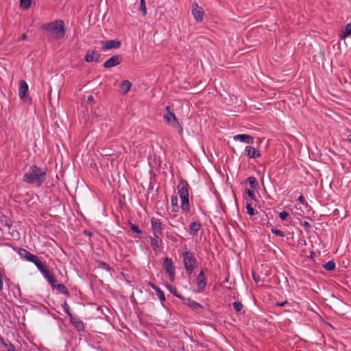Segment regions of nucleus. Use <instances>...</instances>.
Segmentation results:
<instances>
[{
  "instance_id": "16",
  "label": "nucleus",
  "mask_w": 351,
  "mask_h": 351,
  "mask_svg": "<svg viewBox=\"0 0 351 351\" xmlns=\"http://www.w3.org/2000/svg\"><path fill=\"white\" fill-rule=\"evenodd\" d=\"M28 91V86L24 80H21L19 82V96L21 99H23Z\"/></svg>"
},
{
  "instance_id": "13",
  "label": "nucleus",
  "mask_w": 351,
  "mask_h": 351,
  "mask_svg": "<svg viewBox=\"0 0 351 351\" xmlns=\"http://www.w3.org/2000/svg\"><path fill=\"white\" fill-rule=\"evenodd\" d=\"M100 54L97 51L89 50L85 56V61L87 62H98Z\"/></svg>"
},
{
  "instance_id": "3",
  "label": "nucleus",
  "mask_w": 351,
  "mask_h": 351,
  "mask_svg": "<svg viewBox=\"0 0 351 351\" xmlns=\"http://www.w3.org/2000/svg\"><path fill=\"white\" fill-rule=\"evenodd\" d=\"M189 184L183 180H181L178 185V191L182 202L181 208L183 212L189 210Z\"/></svg>"
},
{
  "instance_id": "24",
  "label": "nucleus",
  "mask_w": 351,
  "mask_h": 351,
  "mask_svg": "<svg viewBox=\"0 0 351 351\" xmlns=\"http://www.w3.org/2000/svg\"><path fill=\"white\" fill-rule=\"evenodd\" d=\"M34 264L37 267V268L41 273L43 272V271L47 269V267L42 263L39 258H38V261H36V262H35Z\"/></svg>"
},
{
  "instance_id": "44",
  "label": "nucleus",
  "mask_w": 351,
  "mask_h": 351,
  "mask_svg": "<svg viewBox=\"0 0 351 351\" xmlns=\"http://www.w3.org/2000/svg\"><path fill=\"white\" fill-rule=\"evenodd\" d=\"M27 38V35L26 34H23L21 37L19 38V40H25Z\"/></svg>"
},
{
  "instance_id": "10",
  "label": "nucleus",
  "mask_w": 351,
  "mask_h": 351,
  "mask_svg": "<svg viewBox=\"0 0 351 351\" xmlns=\"http://www.w3.org/2000/svg\"><path fill=\"white\" fill-rule=\"evenodd\" d=\"M233 139L236 141H240L247 144H252L254 143V138L249 134H237L233 136Z\"/></svg>"
},
{
  "instance_id": "46",
  "label": "nucleus",
  "mask_w": 351,
  "mask_h": 351,
  "mask_svg": "<svg viewBox=\"0 0 351 351\" xmlns=\"http://www.w3.org/2000/svg\"><path fill=\"white\" fill-rule=\"evenodd\" d=\"M304 226H306V227H309V226H310V224H309L308 222L305 221V222L304 223Z\"/></svg>"
},
{
  "instance_id": "34",
  "label": "nucleus",
  "mask_w": 351,
  "mask_h": 351,
  "mask_svg": "<svg viewBox=\"0 0 351 351\" xmlns=\"http://www.w3.org/2000/svg\"><path fill=\"white\" fill-rule=\"evenodd\" d=\"M271 232H272V233L275 234L277 236H279V237H285V233L282 231H281L280 230H278L276 228H272L271 229Z\"/></svg>"
},
{
  "instance_id": "40",
  "label": "nucleus",
  "mask_w": 351,
  "mask_h": 351,
  "mask_svg": "<svg viewBox=\"0 0 351 351\" xmlns=\"http://www.w3.org/2000/svg\"><path fill=\"white\" fill-rule=\"evenodd\" d=\"M247 193L248 195V196L252 199H255V194L254 193V191L250 190V189H247Z\"/></svg>"
},
{
  "instance_id": "18",
  "label": "nucleus",
  "mask_w": 351,
  "mask_h": 351,
  "mask_svg": "<svg viewBox=\"0 0 351 351\" xmlns=\"http://www.w3.org/2000/svg\"><path fill=\"white\" fill-rule=\"evenodd\" d=\"M132 86L129 80H124L120 85V90L123 95H125L130 89Z\"/></svg>"
},
{
  "instance_id": "20",
  "label": "nucleus",
  "mask_w": 351,
  "mask_h": 351,
  "mask_svg": "<svg viewBox=\"0 0 351 351\" xmlns=\"http://www.w3.org/2000/svg\"><path fill=\"white\" fill-rule=\"evenodd\" d=\"M351 34V24L348 23L345 27V29L342 32V34L341 35V38H346L348 36Z\"/></svg>"
},
{
  "instance_id": "28",
  "label": "nucleus",
  "mask_w": 351,
  "mask_h": 351,
  "mask_svg": "<svg viewBox=\"0 0 351 351\" xmlns=\"http://www.w3.org/2000/svg\"><path fill=\"white\" fill-rule=\"evenodd\" d=\"M171 204L172 206L174 207L173 208V210L174 211H177L178 209V198L176 196H172L171 197Z\"/></svg>"
},
{
  "instance_id": "22",
  "label": "nucleus",
  "mask_w": 351,
  "mask_h": 351,
  "mask_svg": "<svg viewBox=\"0 0 351 351\" xmlns=\"http://www.w3.org/2000/svg\"><path fill=\"white\" fill-rule=\"evenodd\" d=\"M247 182H248V184L250 186V187L252 189L257 188V186L258 185L256 178L254 177H252V176L250 177L247 179Z\"/></svg>"
},
{
  "instance_id": "8",
  "label": "nucleus",
  "mask_w": 351,
  "mask_h": 351,
  "mask_svg": "<svg viewBox=\"0 0 351 351\" xmlns=\"http://www.w3.org/2000/svg\"><path fill=\"white\" fill-rule=\"evenodd\" d=\"M163 268L166 272L169 274L171 280H173L175 276V268L173 266V261L171 258L166 257L163 263Z\"/></svg>"
},
{
  "instance_id": "39",
  "label": "nucleus",
  "mask_w": 351,
  "mask_h": 351,
  "mask_svg": "<svg viewBox=\"0 0 351 351\" xmlns=\"http://www.w3.org/2000/svg\"><path fill=\"white\" fill-rule=\"evenodd\" d=\"M169 289L175 296L178 298H181L180 295L177 293L176 289L175 287L169 286Z\"/></svg>"
},
{
  "instance_id": "23",
  "label": "nucleus",
  "mask_w": 351,
  "mask_h": 351,
  "mask_svg": "<svg viewBox=\"0 0 351 351\" xmlns=\"http://www.w3.org/2000/svg\"><path fill=\"white\" fill-rule=\"evenodd\" d=\"M200 227H201V224L199 222H196V221L195 222H193L190 225V230L191 231L197 232L200 229Z\"/></svg>"
},
{
  "instance_id": "26",
  "label": "nucleus",
  "mask_w": 351,
  "mask_h": 351,
  "mask_svg": "<svg viewBox=\"0 0 351 351\" xmlns=\"http://www.w3.org/2000/svg\"><path fill=\"white\" fill-rule=\"evenodd\" d=\"M324 267L327 271H332L335 268V263L333 261H328L324 265Z\"/></svg>"
},
{
  "instance_id": "47",
  "label": "nucleus",
  "mask_w": 351,
  "mask_h": 351,
  "mask_svg": "<svg viewBox=\"0 0 351 351\" xmlns=\"http://www.w3.org/2000/svg\"><path fill=\"white\" fill-rule=\"evenodd\" d=\"M285 303H286V302H282V303H280L278 305L280 306H284Z\"/></svg>"
},
{
  "instance_id": "43",
  "label": "nucleus",
  "mask_w": 351,
  "mask_h": 351,
  "mask_svg": "<svg viewBox=\"0 0 351 351\" xmlns=\"http://www.w3.org/2000/svg\"><path fill=\"white\" fill-rule=\"evenodd\" d=\"M298 200L302 203V204H304L305 202V199H304V197L303 195H300L299 197H298Z\"/></svg>"
},
{
  "instance_id": "38",
  "label": "nucleus",
  "mask_w": 351,
  "mask_h": 351,
  "mask_svg": "<svg viewBox=\"0 0 351 351\" xmlns=\"http://www.w3.org/2000/svg\"><path fill=\"white\" fill-rule=\"evenodd\" d=\"M189 305L193 308H198L202 307L199 303L195 301H190Z\"/></svg>"
},
{
  "instance_id": "37",
  "label": "nucleus",
  "mask_w": 351,
  "mask_h": 351,
  "mask_svg": "<svg viewBox=\"0 0 351 351\" xmlns=\"http://www.w3.org/2000/svg\"><path fill=\"white\" fill-rule=\"evenodd\" d=\"M289 216V214L287 211H282L279 213V217L281 220H286L287 217Z\"/></svg>"
},
{
  "instance_id": "25",
  "label": "nucleus",
  "mask_w": 351,
  "mask_h": 351,
  "mask_svg": "<svg viewBox=\"0 0 351 351\" xmlns=\"http://www.w3.org/2000/svg\"><path fill=\"white\" fill-rule=\"evenodd\" d=\"M75 327L80 331H82L84 329V324L80 320H77L73 322Z\"/></svg>"
},
{
  "instance_id": "41",
  "label": "nucleus",
  "mask_w": 351,
  "mask_h": 351,
  "mask_svg": "<svg viewBox=\"0 0 351 351\" xmlns=\"http://www.w3.org/2000/svg\"><path fill=\"white\" fill-rule=\"evenodd\" d=\"M64 311L65 313L69 315V316H71V314L70 313V310H69V306L66 304V303H64Z\"/></svg>"
},
{
  "instance_id": "33",
  "label": "nucleus",
  "mask_w": 351,
  "mask_h": 351,
  "mask_svg": "<svg viewBox=\"0 0 351 351\" xmlns=\"http://www.w3.org/2000/svg\"><path fill=\"white\" fill-rule=\"evenodd\" d=\"M150 241H151V244L152 245H153V247L154 248H156L158 247V238L156 237V236L154 235V237H150Z\"/></svg>"
},
{
  "instance_id": "1",
  "label": "nucleus",
  "mask_w": 351,
  "mask_h": 351,
  "mask_svg": "<svg viewBox=\"0 0 351 351\" xmlns=\"http://www.w3.org/2000/svg\"><path fill=\"white\" fill-rule=\"evenodd\" d=\"M41 29L48 33L49 36L56 40L62 38L66 33L64 23L62 20H55L42 25Z\"/></svg>"
},
{
  "instance_id": "32",
  "label": "nucleus",
  "mask_w": 351,
  "mask_h": 351,
  "mask_svg": "<svg viewBox=\"0 0 351 351\" xmlns=\"http://www.w3.org/2000/svg\"><path fill=\"white\" fill-rule=\"evenodd\" d=\"M48 282L50 284L52 288H54L58 284L57 280L54 276H52L47 280Z\"/></svg>"
},
{
  "instance_id": "11",
  "label": "nucleus",
  "mask_w": 351,
  "mask_h": 351,
  "mask_svg": "<svg viewBox=\"0 0 351 351\" xmlns=\"http://www.w3.org/2000/svg\"><path fill=\"white\" fill-rule=\"evenodd\" d=\"M151 225L154 231V234L156 238H158L159 235L162 233L161 223L158 219L152 218L151 220Z\"/></svg>"
},
{
  "instance_id": "31",
  "label": "nucleus",
  "mask_w": 351,
  "mask_h": 351,
  "mask_svg": "<svg viewBox=\"0 0 351 351\" xmlns=\"http://www.w3.org/2000/svg\"><path fill=\"white\" fill-rule=\"evenodd\" d=\"M247 213L249 215L253 216L255 214L254 209L250 204H247L246 206Z\"/></svg>"
},
{
  "instance_id": "21",
  "label": "nucleus",
  "mask_w": 351,
  "mask_h": 351,
  "mask_svg": "<svg viewBox=\"0 0 351 351\" xmlns=\"http://www.w3.org/2000/svg\"><path fill=\"white\" fill-rule=\"evenodd\" d=\"M53 289H56L63 294L69 295V291L66 287L62 284H58Z\"/></svg>"
},
{
  "instance_id": "2",
  "label": "nucleus",
  "mask_w": 351,
  "mask_h": 351,
  "mask_svg": "<svg viewBox=\"0 0 351 351\" xmlns=\"http://www.w3.org/2000/svg\"><path fill=\"white\" fill-rule=\"evenodd\" d=\"M45 171L36 166H33L25 173L23 180L27 184L40 186L45 180Z\"/></svg>"
},
{
  "instance_id": "36",
  "label": "nucleus",
  "mask_w": 351,
  "mask_h": 351,
  "mask_svg": "<svg viewBox=\"0 0 351 351\" xmlns=\"http://www.w3.org/2000/svg\"><path fill=\"white\" fill-rule=\"evenodd\" d=\"M130 228L131 230L134 232H136L137 234H141V230L138 228V227L132 223H130Z\"/></svg>"
},
{
  "instance_id": "29",
  "label": "nucleus",
  "mask_w": 351,
  "mask_h": 351,
  "mask_svg": "<svg viewBox=\"0 0 351 351\" xmlns=\"http://www.w3.org/2000/svg\"><path fill=\"white\" fill-rule=\"evenodd\" d=\"M139 10L143 12V15L146 14L147 11H146V5H145V0H141Z\"/></svg>"
},
{
  "instance_id": "35",
  "label": "nucleus",
  "mask_w": 351,
  "mask_h": 351,
  "mask_svg": "<svg viewBox=\"0 0 351 351\" xmlns=\"http://www.w3.org/2000/svg\"><path fill=\"white\" fill-rule=\"evenodd\" d=\"M42 274L44 275L45 278L48 280L51 278L53 274L50 272V271L47 268L45 270L43 271Z\"/></svg>"
},
{
  "instance_id": "42",
  "label": "nucleus",
  "mask_w": 351,
  "mask_h": 351,
  "mask_svg": "<svg viewBox=\"0 0 351 351\" xmlns=\"http://www.w3.org/2000/svg\"><path fill=\"white\" fill-rule=\"evenodd\" d=\"M87 100L89 103L92 104L94 102V97L93 95H89L87 98Z\"/></svg>"
},
{
  "instance_id": "14",
  "label": "nucleus",
  "mask_w": 351,
  "mask_h": 351,
  "mask_svg": "<svg viewBox=\"0 0 351 351\" xmlns=\"http://www.w3.org/2000/svg\"><path fill=\"white\" fill-rule=\"evenodd\" d=\"M120 62L119 56H113L104 62V66L107 69L111 68L119 64Z\"/></svg>"
},
{
  "instance_id": "7",
  "label": "nucleus",
  "mask_w": 351,
  "mask_h": 351,
  "mask_svg": "<svg viewBox=\"0 0 351 351\" xmlns=\"http://www.w3.org/2000/svg\"><path fill=\"white\" fill-rule=\"evenodd\" d=\"M100 44L104 51H107L112 49H117L121 46V42L116 40H101L100 41Z\"/></svg>"
},
{
  "instance_id": "45",
  "label": "nucleus",
  "mask_w": 351,
  "mask_h": 351,
  "mask_svg": "<svg viewBox=\"0 0 351 351\" xmlns=\"http://www.w3.org/2000/svg\"><path fill=\"white\" fill-rule=\"evenodd\" d=\"M346 140L351 143V134L347 136Z\"/></svg>"
},
{
  "instance_id": "12",
  "label": "nucleus",
  "mask_w": 351,
  "mask_h": 351,
  "mask_svg": "<svg viewBox=\"0 0 351 351\" xmlns=\"http://www.w3.org/2000/svg\"><path fill=\"white\" fill-rule=\"evenodd\" d=\"M197 287L199 291H204L206 285L204 272L201 271L197 276Z\"/></svg>"
},
{
  "instance_id": "48",
  "label": "nucleus",
  "mask_w": 351,
  "mask_h": 351,
  "mask_svg": "<svg viewBox=\"0 0 351 351\" xmlns=\"http://www.w3.org/2000/svg\"><path fill=\"white\" fill-rule=\"evenodd\" d=\"M253 278H254V280L256 282L257 281V278H255V276H253Z\"/></svg>"
},
{
  "instance_id": "4",
  "label": "nucleus",
  "mask_w": 351,
  "mask_h": 351,
  "mask_svg": "<svg viewBox=\"0 0 351 351\" xmlns=\"http://www.w3.org/2000/svg\"><path fill=\"white\" fill-rule=\"evenodd\" d=\"M183 264L187 274L191 275L195 267L197 260L194 254L186 248L182 252Z\"/></svg>"
},
{
  "instance_id": "15",
  "label": "nucleus",
  "mask_w": 351,
  "mask_h": 351,
  "mask_svg": "<svg viewBox=\"0 0 351 351\" xmlns=\"http://www.w3.org/2000/svg\"><path fill=\"white\" fill-rule=\"evenodd\" d=\"M245 154L250 158H256L261 156L260 152L254 147L250 145L245 147Z\"/></svg>"
},
{
  "instance_id": "27",
  "label": "nucleus",
  "mask_w": 351,
  "mask_h": 351,
  "mask_svg": "<svg viewBox=\"0 0 351 351\" xmlns=\"http://www.w3.org/2000/svg\"><path fill=\"white\" fill-rule=\"evenodd\" d=\"M20 5L24 9H28L31 5V0H21Z\"/></svg>"
},
{
  "instance_id": "30",
  "label": "nucleus",
  "mask_w": 351,
  "mask_h": 351,
  "mask_svg": "<svg viewBox=\"0 0 351 351\" xmlns=\"http://www.w3.org/2000/svg\"><path fill=\"white\" fill-rule=\"evenodd\" d=\"M233 307L236 311L239 312L243 308V304L240 302H233Z\"/></svg>"
},
{
  "instance_id": "6",
  "label": "nucleus",
  "mask_w": 351,
  "mask_h": 351,
  "mask_svg": "<svg viewBox=\"0 0 351 351\" xmlns=\"http://www.w3.org/2000/svg\"><path fill=\"white\" fill-rule=\"evenodd\" d=\"M192 14L196 21L202 22L203 21L204 12L195 2L193 3Z\"/></svg>"
},
{
  "instance_id": "5",
  "label": "nucleus",
  "mask_w": 351,
  "mask_h": 351,
  "mask_svg": "<svg viewBox=\"0 0 351 351\" xmlns=\"http://www.w3.org/2000/svg\"><path fill=\"white\" fill-rule=\"evenodd\" d=\"M167 112L165 113L164 118L165 121L171 125L173 128L179 130L180 132H182V128L177 119L175 114L169 110V107H166Z\"/></svg>"
},
{
  "instance_id": "9",
  "label": "nucleus",
  "mask_w": 351,
  "mask_h": 351,
  "mask_svg": "<svg viewBox=\"0 0 351 351\" xmlns=\"http://www.w3.org/2000/svg\"><path fill=\"white\" fill-rule=\"evenodd\" d=\"M19 254L21 258H25V260L34 263L38 261V257L33 254L30 253L27 250L25 249H20L19 251Z\"/></svg>"
},
{
  "instance_id": "19",
  "label": "nucleus",
  "mask_w": 351,
  "mask_h": 351,
  "mask_svg": "<svg viewBox=\"0 0 351 351\" xmlns=\"http://www.w3.org/2000/svg\"><path fill=\"white\" fill-rule=\"evenodd\" d=\"M0 341L5 348H7L8 351H16L15 349V346L12 343L10 342L8 343L3 338L1 337Z\"/></svg>"
},
{
  "instance_id": "17",
  "label": "nucleus",
  "mask_w": 351,
  "mask_h": 351,
  "mask_svg": "<svg viewBox=\"0 0 351 351\" xmlns=\"http://www.w3.org/2000/svg\"><path fill=\"white\" fill-rule=\"evenodd\" d=\"M149 286L156 291L157 296L161 302L165 300V297L163 291L156 285L153 283H150Z\"/></svg>"
}]
</instances>
